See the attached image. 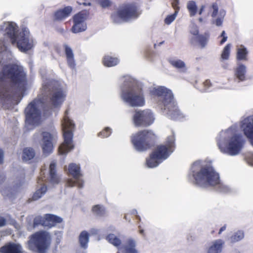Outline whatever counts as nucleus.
I'll return each instance as SVG.
<instances>
[{"instance_id":"nucleus-6","label":"nucleus","mask_w":253,"mask_h":253,"mask_svg":"<svg viewBox=\"0 0 253 253\" xmlns=\"http://www.w3.org/2000/svg\"><path fill=\"white\" fill-rule=\"evenodd\" d=\"M157 138L155 133L151 129H143L131 136L130 140L134 148L138 151L143 152L151 149Z\"/></svg>"},{"instance_id":"nucleus-35","label":"nucleus","mask_w":253,"mask_h":253,"mask_svg":"<svg viewBox=\"0 0 253 253\" xmlns=\"http://www.w3.org/2000/svg\"><path fill=\"white\" fill-rule=\"evenodd\" d=\"M187 8L191 17H193L196 14L198 8L196 2L194 1H189L187 3Z\"/></svg>"},{"instance_id":"nucleus-49","label":"nucleus","mask_w":253,"mask_h":253,"mask_svg":"<svg viewBox=\"0 0 253 253\" xmlns=\"http://www.w3.org/2000/svg\"><path fill=\"white\" fill-rule=\"evenodd\" d=\"M6 224V220L5 219L0 216V227L3 226Z\"/></svg>"},{"instance_id":"nucleus-48","label":"nucleus","mask_w":253,"mask_h":253,"mask_svg":"<svg viewBox=\"0 0 253 253\" xmlns=\"http://www.w3.org/2000/svg\"><path fill=\"white\" fill-rule=\"evenodd\" d=\"M220 37L222 38V40L220 42V44H223L227 39V37L225 36V32L223 31L221 34Z\"/></svg>"},{"instance_id":"nucleus-29","label":"nucleus","mask_w":253,"mask_h":253,"mask_svg":"<svg viewBox=\"0 0 253 253\" xmlns=\"http://www.w3.org/2000/svg\"><path fill=\"white\" fill-rule=\"evenodd\" d=\"M89 233L86 231H82L79 237V241L81 248L86 249L88 247L89 241Z\"/></svg>"},{"instance_id":"nucleus-51","label":"nucleus","mask_w":253,"mask_h":253,"mask_svg":"<svg viewBox=\"0 0 253 253\" xmlns=\"http://www.w3.org/2000/svg\"><path fill=\"white\" fill-rule=\"evenodd\" d=\"M45 180V176H42L41 175V176L38 177V183L40 184L41 182H43Z\"/></svg>"},{"instance_id":"nucleus-54","label":"nucleus","mask_w":253,"mask_h":253,"mask_svg":"<svg viewBox=\"0 0 253 253\" xmlns=\"http://www.w3.org/2000/svg\"><path fill=\"white\" fill-rule=\"evenodd\" d=\"M249 160H250V163L252 164V165H253V154L251 156Z\"/></svg>"},{"instance_id":"nucleus-45","label":"nucleus","mask_w":253,"mask_h":253,"mask_svg":"<svg viewBox=\"0 0 253 253\" xmlns=\"http://www.w3.org/2000/svg\"><path fill=\"white\" fill-rule=\"evenodd\" d=\"M171 4L172 7L175 10L174 12H177V13H178L180 9L179 6V0H172Z\"/></svg>"},{"instance_id":"nucleus-58","label":"nucleus","mask_w":253,"mask_h":253,"mask_svg":"<svg viewBox=\"0 0 253 253\" xmlns=\"http://www.w3.org/2000/svg\"><path fill=\"white\" fill-rule=\"evenodd\" d=\"M214 233V230H212V231L211 232V233L212 234H213Z\"/></svg>"},{"instance_id":"nucleus-19","label":"nucleus","mask_w":253,"mask_h":253,"mask_svg":"<svg viewBox=\"0 0 253 253\" xmlns=\"http://www.w3.org/2000/svg\"><path fill=\"white\" fill-rule=\"evenodd\" d=\"M42 136V152L44 155H48L53 151V141L55 138H57V135L56 133L51 134L48 132H43Z\"/></svg>"},{"instance_id":"nucleus-42","label":"nucleus","mask_w":253,"mask_h":253,"mask_svg":"<svg viewBox=\"0 0 253 253\" xmlns=\"http://www.w3.org/2000/svg\"><path fill=\"white\" fill-rule=\"evenodd\" d=\"M111 133V129L109 127L105 128L102 131L98 133V136L102 138L109 136Z\"/></svg>"},{"instance_id":"nucleus-9","label":"nucleus","mask_w":253,"mask_h":253,"mask_svg":"<svg viewBox=\"0 0 253 253\" xmlns=\"http://www.w3.org/2000/svg\"><path fill=\"white\" fill-rule=\"evenodd\" d=\"M50 236L49 233L44 231H40L32 235L28 241L29 248L33 250L35 246L40 253H44L50 242Z\"/></svg>"},{"instance_id":"nucleus-41","label":"nucleus","mask_w":253,"mask_h":253,"mask_svg":"<svg viewBox=\"0 0 253 253\" xmlns=\"http://www.w3.org/2000/svg\"><path fill=\"white\" fill-rule=\"evenodd\" d=\"M177 15V12H176L172 14L167 16V17L165 19V23L167 25H169L175 20Z\"/></svg>"},{"instance_id":"nucleus-15","label":"nucleus","mask_w":253,"mask_h":253,"mask_svg":"<svg viewBox=\"0 0 253 253\" xmlns=\"http://www.w3.org/2000/svg\"><path fill=\"white\" fill-rule=\"evenodd\" d=\"M62 222V219L59 216L51 214H46L44 217L37 216L34 219L33 225L36 227L40 225L44 227L51 228L58 223Z\"/></svg>"},{"instance_id":"nucleus-38","label":"nucleus","mask_w":253,"mask_h":253,"mask_svg":"<svg viewBox=\"0 0 253 253\" xmlns=\"http://www.w3.org/2000/svg\"><path fill=\"white\" fill-rule=\"evenodd\" d=\"M244 237V232L242 231H238L230 237V240L232 243L238 242L242 240Z\"/></svg>"},{"instance_id":"nucleus-44","label":"nucleus","mask_w":253,"mask_h":253,"mask_svg":"<svg viewBox=\"0 0 253 253\" xmlns=\"http://www.w3.org/2000/svg\"><path fill=\"white\" fill-rule=\"evenodd\" d=\"M190 33L196 37H197L198 35H199V31L198 27L196 25H193L191 26L190 30Z\"/></svg>"},{"instance_id":"nucleus-39","label":"nucleus","mask_w":253,"mask_h":253,"mask_svg":"<svg viewBox=\"0 0 253 253\" xmlns=\"http://www.w3.org/2000/svg\"><path fill=\"white\" fill-rule=\"evenodd\" d=\"M231 44H227L223 48L221 57L223 60H227L229 58L230 53Z\"/></svg>"},{"instance_id":"nucleus-26","label":"nucleus","mask_w":253,"mask_h":253,"mask_svg":"<svg viewBox=\"0 0 253 253\" xmlns=\"http://www.w3.org/2000/svg\"><path fill=\"white\" fill-rule=\"evenodd\" d=\"M162 161L153 152L150 154L149 158L146 160V164L149 168H155L158 166Z\"/></svg>"},{"instance_id":"nucleus-1","label":"nucleus","mask_w":253,"mask_h":253,"mask_svg":"<svg viewBox=\"0 0 253 253\" xmlns=\"http://www.w3.org/2000/svg\"><path fill=\"white\" fill-rule=\"evenodd\" d=\"M8 84L21 92L26 90L27 75L22 66L14 63L2 65L0 70V100L1 101L10 98V89Z\"/></svg>"},{"instance_id":"nucleus-13","label":"nucleus","mask_w":253,"mask_h":253,"mask_svg":"<svg viewBox=\"0 0 253 253\" xmlns=\"http://www.w3.org/2000/svg\"><path fill=\"white\" fill-rule=\"evenodd\" d=\"M174 136L173 135H170L168 137L166 144L158 145L153 151L157 155V157L163 161L167 159L174 151Z\"/></svg>"},{"instance_id":"nucleus-3","label":"nucleus","mask_w":253,"mask_h":253,"mask_svg":"<svg viewBox=\"0 0 253 253\" xmlns=\"http://www.w3.org/2000/svg\"><path fill=\"white\" fill-rule=\"evenodd\" d=\"M150 94L159 106L167 110V114L170 119L175 120L182 117L170 89L164 86H159L153 88L150 91Z\"/></svg>"},{"instance_id":"nucleus-40","label":"nucleus","mask_w":253,"mask_h":253,"mask_svg":"<svg viewBox=\"0 0 253 253\" xmlns=\"http://www.w3.org/2000/svg\"><path fill=\"white\" fill-rule=\"evenodd\" d=\"M210 11L211 12V16L212 18L216 17L218 12V5L216 2H213L210 7Z\"/></svg>"},{"instance_id":"nucleus-27","label":"nucleus","mask_w":253,"mask_h":253,"mask_svg":"<svg viewBox=\"0 0 253 253\" xmlns=\"http://www.w3.org/2000/svg\"><path fill=\"white\" fill-rule=\"evenodd\" d=\"M119 62V59L115 57L110 55H105L102 59L103 64L108 67L117 65Z\"/></svg>"},{"instance_id":"nucleus-36","label":"nucleus","mask_w":253,"mask_h":253,"mask_svg":"<svg viewBox=\"0 0 253 253\" xmlns=\"http://www.w3.org/2000/svg\"><path fill=\"white\" fill-rule=\"evenodd\" d=\"M92 210L93 213L98 216H103L105 214V209L99 205L94 206Z\"/></svg>"},{"instance_id":"nucleus-10","label":"nucleus","mask_w":253,"mask_h":253,"mask_svg":"<svg viewBox=\"0 0 253 253\" xmlns=\"http://www.w3.org/2000/svg\"><path fill=\"white\" fill-rule=\"evenodd\" d=\"M155 119L154 115L150 109L135 110L132 117L135 127H148L154 123Z\"/></svg>"},{"instance_id":"nucleus-60","label":"nucleus","mask_w":253,"mask_h":253,"mask_svg":"<svg viewBox=\"0 0 253 253\" xmlns=\"http://www.w3.org/2000/svg\"><path fill=\"white\" fill-rule=\"evenodd\" d=\"M118 253H120L118 252Z\"/></svg>"},{"instance_id":"nucleus-37","label":"nucleus","mask_w":253,"mask_h":253,"mask_svg":"<svg viewBox=\"0 0 253 253\" xmlns=\"http://www.w3.org/2000/svg\"><path fill=\"white\" fill-rule=\"evenodd\" d=\"M226 15V11L221 9L219 11L218 16L215 20V24L217 26H220L222 25L223 19Z\"/></svg>"},{"instance_id":"nucleus-14","label":"nucleus","mask_w":253,"mask_h":253,"mask_svg":"<svg viewBox=\"0 0 253 253\" xmlns=\"http://www.w3.org/2000/svg\"><path fill=\"white\" fill-rule=\"evenodd\" d=\"M108 242L116 247L119 250H123L124 253H138L135 249L136 244L134 240L131 239H128L125 244L121 247V240L114 234H109L107 237Z\"/></svg>"},{"instance_id":"nucleus-24","label":"nucleus","mask_w":253,"mask_h":253,"mask_svg":"<svg viewBox=\"0 0 253 253\" xmlns=\"http://www.w3.org/2000/svg\"><path fill=\"white\" fill-rule=\"evenodd\" d=\"M246 67L241 64L238 63L237 66L234 69V75L240 81L246 80Z\"/></svg>"},{"instance_id":"nucleus-17","label":"nucleus","mask_w":253,"mask_h":253,"mask_svg":"<svg viewBox=\"0 0 253 253\" xmlns=\"http://www.w3.org/2000/svg\"><path fill=\"white\" fill-rule=\"evenodd\" d=\"M65 96V93L61 89L52 88L49 94L47 104L54 108L59 107L64 102Z\"/></svg>"},{"instance_id":"nucleus-30","label":"nucleus","mask_w":253,"mask_h":253,"mask_svg":"<svg viewBox=\"0 0 253 253\" xmlns=\"http://www.w3.org/2000/svg\"><path fill=\"white\" fill-rule=\"evenodd\" d=\"M224 242L220 239L216 240L208 250V253H219L221 252Z\"/></svg>"},{"instance_id":"nucleus-2","label":"nucleus","mask_w":253,"mask_h":253,"mask_svg":"<svg viewBox=\"0 0 253 253\" xmlns=\"http://www.w3.org/2000/svg\"><path fill=\"white\" fill-rule=\"evenodd\" d=\"M193 168L199 170L193 171V176L197 184L217 186L219 191H225L227 187L220 180L219 175L210 164H203L200 161L194 162Z\"/></svg>"},{"instance_id":"nucleus-47","label":"nucleus","mask_w":253,"mask_h":253,"mask_svg":"<svg viewBox=\"0 0 253 253\" xmlns=\"http://www.w3.org/2000/svg\"><path fill=\"white\" fill-rule=\"evenodd\" d=\"M7 49V45L4 39L0 40V50L1 51H5Z\"/></svg>"},{"instance_id":"nucleus-5","label":"nucleus","mask_w":253,"mask_h":253,"mask_svg":"<svg viewBox=\"0 0 253 253\" xmlns=\"http://www.w3.org/2000/svg\"><path fill=\"white\" fill-rule=\"evenodd\" d=\"M69 111V109L65 111L62 123L64 141L58 148V152L61 155L66 154L74 148L73 138L75 125L68 117Z\"/></svg>"},{"instance_id":"nucleus-11","label":"nucleus","mask_w":253,"mask_h":253,"mask_svg":"<svg viewBox=\"0 0 253 253\" xmlns=\"http://www.w3.org/2000/svg\"><path fill=\"white\" fill-rule=\"evenodd\" d=\"M37 102L36 100H33L25 109L26 124L33 127L41 123V112L38 108Z\"/></svg>"},{"instance_id":"nucleus-16","label":"nucleus","mask_w":253,"mask_h":253,"mask_svg":"<svg viewBox=\"0 0 253 253\" xmlns=\"http://www.w3.org/2000/svg\"><path fill=\"white\" fill-rule=\"evenodd\" d=\"M80 167L74 163H71L68 166L69 174L72 175L76 180L72 179H69L67 182V185L69 187L78 186L79 188H82L83 186L84 181L83 180L79 179L82 176L80 170Z\"/></svg>"},{"instance_id":"nucleus-32","label":"nucleus","mask_w":253,"mask_h":253,"mask_svg":"<svg viewBox=\"0 0 253 253\" xmlns=\"http://www.w3.org/2000/svg\"><path fill=\"white\" fill-rule=\"evenodd\" d=\"M248 51L246 48L243 47L239 48L237 49L236 54V59L238 61H247Z\"/></svg>"},{"instance_id":"nucleus-33","label":"nucleus","mask_w":253,"mask_h":253,"mask_svg":"<svg viewBox=\"0 0 253 253\" xmlns=\"http://www.w3.org/2000/svg\"><path fill=\"white\" fill-rule=\"evenodd\" d=\"M35 153L33 148H25L23 151L22 159L25 161H28L34 158Z\"/></svg>"},{"instance_id":"nucleus-59","label":"nucleus","mask_w":253,"mask_h":253,"mask_svg":"<svg viewBox=\"0 0 253 253\" xmlns=\"http://www.w3.org/2000/svg\"><path fill=\"white\" fill-rule=\"evenodd\" d=\"M164 42H160V44H162Z\"/></svg>"},{"instance_id":"nucleus-18","label":"nucleus","mask_w":253,"mask_h":253,"mask_svg":"<svg viewBox=\"0 0 253 253\" xmlns=\"http://www.w3.org/2000/svg\"><path fill=\"white\" fill-rule=\"evenodd\" d=\"M74 24L71 28L73 33H78L85 31L86 24L85 22L86 14L83 12H80L73 16Z\"/></svg>"},{"instance_id":"nucleus-31","label":"nucleus","mask_w":253,"mask_h":253,"mask_svg":"<svg viewBox=\"0 0 253 253\" xmlns=\"http://www.w3.org/2000/svg\"><path fill=\"white\" fill-rule=\"evenodd\" d=\"M170 64L178 70L185 72L186 71V67L184 61L180 59H171L169 60Z\"/></svg>"},{"instance_id":"nucleus-55","label":"nucleus","mask_w":253,"mask_h":253,"mask_svg":"<svg viewBox=\"0 0 253 253\" xmlns=\"http://www.w3.org/2000/svg\"><path fill=\"white\" fill-rule=\"evenodd\" d=\"M139 233L142 234V235H144V230L143 229H140L139 230Z\"/></svg>"},{"instance_id":"nucleus-28","label":"nucleus","mask_w":253,"mask_h":253,"mask_svg":"<svg viewBox=\"0 0 253 253\" xmlns=\"http://www.w3.org/2000/svg\"><path fill=\"white\" fill-rule=\"evenodd\" d=\"M209 35L208 34L205 33L204 35H199L195 38H192L190 40V43L193 44L195 41L196 40L200 44L202 47H204L207 43Z\"/></svg>"},{"instance_id":"nucleus-43","label":"nucleus","mask_w":253,"mask_h":253,"mask_svg":"<svg viewBox=\"0 0 253 253\" xmlns=\"http://www.w3.org/2000/svg\"><path fill=\"white\" fill-rule=\"evenodd\" d=\"M98 1L103 8L108 7L112 4V2L110 0H98Z\"/></svg>"},{"instance_id":"nucleus-22","label":"nucleus","mask_w":253,"mask_h":253,"mask_svg":"<svg viewBox=\"0 0 253 253\" xmlns=\"http://www.w3.org/2000/svg\"><path fill=\"white\" fill-rule=\"evenodd\" d=\"M73 8L70 6H67L62 9H60L54 13V20L60 21L68 17L72 11Z\"/></svg>"},{"instance_id":"nucleus-21","label":"nucleus","mask_w":253,"mask_h":253,"mask_svg":"<svg viewBox=\"0 0 253 253\" xmlns=\"http://www.w3.org/2000/svg\"><path fill=\"white\" fill-rule=\"evenodd\" d=\"M21 245L13 243H8L0 248V253H22Z\"/></svg>"},{"instance_id":"nucleus-7","label":"nucleus","mask_w":253,"mask_h":253,"mask_svg":"<svg viewBox=\"0 0 253 253\" xmlns=\"http://www.w3.org/2000/svg\"><path fill=\"white\" fill-rule=\"evenodd\" d=\"M122 99L131 107H141L145 105L143 90L136 85L129 86L122 92Z\"/></svg>"},{"instance_id":"nucleus-50","label":"nucleus","mask_w":253,"mask_h":253,"mask_svg":"<svg viewBox=\"0 0 253 253\" xmlns=\"http://www.w3.org/2000/svg\"><path fill=\"white\" fill-rule=\"evenodd\" d=\"M3 152L0 149V164L3 163Z\"/></svg>"},{"instance_id":"nucleus-4","label":"nucleus","mask_w":253,"mask_h":253,"mask_svg":"<svg viewBox=\"0 0 253 253\" xmlns=\"http://www.w3.org/2000/svg\"><path fill=\"white\" fill-rule=\"evenodd\" d=\"M4 28V35L10 39L12 44H16L17 47L22 52H25L33 46V41L30 38V32L27 28L18 30V27L13 22H8L1 26L0 30Z\"/></svg>"},{"instance_id":"nucleus-52","label":"nucleus","mask_w":253,"mask_h":253,"mask_svg":"<svg viewBox=\"0 0 253 253\" xmlns=\"http://www.w3.org/2000/svg\"><path fill=\"white\" fill-rule=\"evenodd\" d=\"M226 229V225H224V226H223L222 227H221L219 230V232H218V234H221V233L225 231Z\"/></svg>"},{"instance_id":"nucleus-25","label":"nucleus","mask_w":253,"mask_h":253,"mask_svg":"<svg viewBox=\"0 0 253 253\" xmlns=\"http://www.w3.org/2000/svg\"><path fill=\"white\" fill-rule=\"evenodd\" d=\"M49 177L50 182L58 184L60 181V177L56 173V165L54 162H52L49 165Z\"/></svg>"},{"instance_id":"nucleus-23","label":"nucleus","mask_w":253,"mask_h":253,"mask_svg":"<svg viewBox=\"0 0 253 253\" xmlns=\"http://www.w3.org/2000/svg\"><path fill=\"white\" fill-rule=\"evenodd\" d=\"M63 46L67 64L71 68L74 69L75 67L76 64L73 50L67 44H64Z\"/></svg>"},{"instance_id":"nucleus-8","label":"nucleus","mask_w":253,"mask_h":253,"mask_svg":"<svg viewBox=\"0 0 253 253\" xmlns=\"http://www.w3.org/2000/svg\"><path fill=\"white\" fill-rule=\"evenodd\" d=\"M139 13L135 3H128L123 4L118 10L111 15L112 20L114 23H119L121 20L127 21L128 19L136 18Z\"/></svg>"},{"instance_id":"nucleus-57","label":"nucleus","mask_w":253,"mask_h":253,"mask_svg":"<svg viewBox=\"0 0 253 253\" xmlns=\"http://www.w3.org/2000/svg\"><path fill=\"white\" fill-rule=\"evenodd\" d=\"M46 88H47V87H46V86H43V89L44 90H45L46 89Z\"/></svg>"},{"instance_id":"nucleus-34","label":"nucleus","mask_w":253,"mask_h":253,"mask_svg":"<svg viewBox=\"0 0 253 253\" xmlns=\"http://www.w3.org/2000/svg\"><path fill=\"white\" fill-rule=\"evenodd\" d=\"M47 191V187L45 184H43L40 189H37L34 193L32 199L36 201L41 198Z\"/></svg>"},{"instance_id":"nucleus-20","label":"nucleus","mask_w":253,"mask_h":253,"mask_svg":"<svg viewBox=\"0 0 253 253\" xmlns=\"http://www.w3.org/2000/svg\"><path fill=\"white\" fill-rule=\"evenodd\" d=\"M241 127L246 136L250 140L253 146V116H249L242 123Z\"/></svg>"},{"instance_id":"nucleus-12","label":"nucleus","mask_w":253,"mask_h":253,"mask_svg":"<svg viewBox=\"0 0 253 253\" xmlns=\"http://www.w3.org/2000/svg\"><path fill=\"white\" fill-rule=\"evenodd\" d=\"M244 143V141L242 136L239 134H235L230 138L227 147H223L221 143H218V146L222 153L234 156L239 153Z\"/></svg>"},{"instance_id":"nucleus-46","label":"nucleus","mask_w":253,"mask_h":253,"mask_svg":"<svg viewBox=\"0 0 253 253\" xmlns=\"http://www.w3.org/2000/svg\"><path fill=\"white\" fill-rule=\"evenodd\" d=\"M203 84L204 85L203 88H202L201 90L203 91H206L210 87L211 85V83L209 80H206L204 82H203Z\"/></svg>"},{"instance_id":"nucleus-53","label":"nucleus","mask_w":253,"mask_h":253,"mask_svg":"<svg viewBox=\"0 0 253 253\" xmlns=\"http://www.w3.org/2000/svg\"><path fill=\"white\" fill-rule=\"evenodd\" d=\"M204 9H205V6L204 5H202L201 7V8L200 9V10L199 11V15H201L202 14V13L203 11H204Z\"/></svg>"},{"instance_id":"nucleus-56","label":"nucleus","mask_w":253,"mask_h":253,"mask_svg":"<svg viewBox=\"0 0 253 253\" xmlns=\"http://www.w3.org/2000/svg\"><path fill=\"white\" fill-rule=\"evenodd\" d=\"M84 5H90V3H88V4H86V3H84Z\"/></svg>"}]
</instances>
